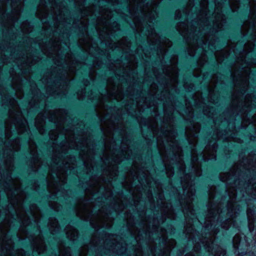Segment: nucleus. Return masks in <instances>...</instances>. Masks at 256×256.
<instances>
[{
	"label": "nucleus",
	"mask_w": 256,
	"mask_h": 256,
	"mask_svg": "<svg viewBox=\"0 0 256 256\" xmlns=\"http://www.w3.org/2000/svg\"><path fill=\"white\" fill-rule=\"evenodd\" d=\"M106 44H108V47L112 50H114L116 48L121 49L122 51L128 49L130 46V44L128 41V39L126 38H122L120 41L118 42H110L108 44L106 42Z\"/></svg>",
	"instance_id": "24"
},
{
	"label": "nucleus",
	"mask_w": 256,
	"mask_h": 256,
	"mask_svg": "<svg viewBox=\"0 0 256 256\" xmlns=\"http://www.w3.org/2000/svg\"><path fill=\"white\" fill-rule=\"evenodd\" d=\"M247 216L248 222V227L250 231H252V228L254 226V212L253 210H251L250 208H248L247 210Z\"/></svg>",
	"instance_id": "33"
},
{
	"label": "nucleus",
	"mask_w": 256,
	"mask_h": 256,
	"mask_svg": "<svg viewBox=\"0 0 256 256\" xmlns=\"http://www.w3.org/2000/svg\"><path fill=\"white\" fill-rule=\"evenodd\" d=\"M94 8H88V9L86 10L87 11L86 12H84V14L86 16L94 14L95 13V12H94Z\"/></svg>",
	"instance_id": "44"
},
{
	"label": "nucleus",
	"mask_w": 256,
	"mask_h": 256,
	"mask_svg": "<svg viewBox=\"0 0 256 256\" xmlns=\"http://www.w3.org/2000/svg\"><path fill=\"white\" fill-rule=\"evenodd\" d=\"M164 232L163 230L162 231V234H161V236L162 237V238L164 239Z\"/></svg>",
	"instance_id": "53"
},
{
	"label": "nucleus",
	"mask_w": 256,
	"mask_h": 256,
	"mask_svg": "<svg viewBox=\"0 0 256 256\" xmlns=\"http://www.w3.org/2000/svg\"><path fill=\"white\" fill-rule=\"evenodd\" d=\"M130 4V12L131 14L134 11L136 14L140 13V16H134L133 22L137 33L141 36H146L150 45L156 49L158 55L164 58L166 48L172 46V42L165 37H160L155 32L152 27L153 22L157 16L156 7L160 0H132Z\"/></svg>",
	"instance_id": "4"
},
{
	"label": "nucleus",
	"mask_w": 256,
	"mask_h": 256,
	"mask_svg": "<svg viewBox=\"0 0 256 256\" xmlns=\"http://www.w3.org/2000/svg\"><path fill=\"white\" fill-rule=\"evenodd\" d=\"M186 110L188 112V116L190 118H192L193 116V108L189 106H187Z\"/></svg>",
	"instance_id": "46"
},
{
	"label": "nucleus",
	"mask_w": 256,
	"mask_h": 256,
	"mask_svg": "<svg viewBox=\"0 0 256 256\" xmlns=\"http://www.w3.org/2000/svg\"><path fill=\"white\" fill-rule=\"evenodd\" d=\"M15 60V62L18 65V66L20 67V69L23 68L25 66H30L32 64L30 60L27 56L26 57L22 56V57L16 58Z\"/></svg>",
	"instance_id": "27"
},
{
	"label": "nucleus",
	"mask_w": 256,
	"mask_h": 256,
	"mask_svg": "<svg viewBox=\"0 0 256 256\" xmlns=\"http://www.w3.org/2000/svg\"><path fill=\"white\" fill-rule=\"evenodd\" d=\"M200 130L198 123L190 122V126L186 129V134L189 144L192 145V172L186 174L181 178V184L183 190V198H182L180 203L182 208L183 212L186 220L184 232L188 235V239L192 240L194 242V250L197 252L199 250L200 244L208 252L212 251L214 256H224L226 252L220 248H218L216 250H214V235L217 233L219 226L227 230L232 224L233 220L240 212V208L235 202L236 189L237 184H238V189L240 190L244 196V190L248 194L256 197V181L252 179L248 182L245 184L244 188H241L242 182L236 179L237 175L239 176L240 172L248 171L250 174H256V154L251 153L248 158L244 159L242 164L240 166H235L229 172L222 173L220 175V180L226 182V192L228 196L222 198V200L227 202L226 208L222 209V202L214 201V199L218 196L216 187L210 188L208 193V212L204 222L205 236L202 238H198L192 226V222L196 218L193 209L192 201L195 193L193 182L196 176L201 175L200 164L198 161L197 152L194 148L196 142L198 134Z\"/></svg>",
	"instance_id": "1"
},
{
	"label": "nucleus",
	"mask_w": 256,
	"mask_h": 256,
	"mask_svg": "<svg viewBox=\"0 0 256 256\" xmlns=\"http://www.w3.org/2000/svg\"><path fill=\"white\" fill-rule=\"evenodd\" d=\"M65 141L54 148L55 154L52 158L53 164L50 166V172L47 179L48 189L51 193L50 198L56 196H64L67 192L62 186L66 182V177L68 170L74 168L76 158L74 156H67L62 158V154H65L68 148L81 150L84 154L90 153V140L84 136L76 138L72 131L64 130Z\"/></svg>",
	"instance_id": "3"
},
{
	"label": "nucleus",
	"mask_w": 256,
	"mask_h": 256,
	"mask_svg": "<svg viewBox=\"0 0 256 256\" xmlns=\"http://www.w3.org/2000/svg\"><path fill=\"white\" fill-rule=\"evenodd\" d=\"M242 32L244 36L250 34L251 39L245 44L242 52L240 51L237 56L238 48L240 44L232 46L230 50L236 56V64L232 72L234 86L238 92L234 96L232 105L234 110L240 114L242 118V124L246 120L248 111L256 108V98L252 94L246 95L244 98V94L248 87V79L250 74V67L256 66V60L249 58L248 52L253 49L254 41L256 38V20H248L244 22L242 28ZM249 124L256 126V114L252 118H248Z\"/></svg>",
	"instance_id": "2"
},
{
	"label": "nucleus",
	"mask_w": 256,
	"mask_h": 256,
	"mask_svg": "<svg viewBox=\"0 0 256 256\" xmlns=\"http://www.w3.org/2000/svg\"><path fill=\"white\" fill-rule=\"evenodd\" d=\"M232 133L226 132L224 134H220V132H217L216 134L214 135V138H212V140H210L208 144L206 146L205 148L202 153L200 154V157L202 160L205 161L209 160H215L216 155V150L217 146L216 144V140L222 138L226 140H234V136H232Z\"/></svg>",
	"instance_id": "16"
},
{
	"label": "nucleus",
	"mask_w": 256,
	"mask_h": 256,
	"mask_svg": "<svg viewBox=\"0 0 256 256\" xmlns=\"http://www.w3.org/2000/svg\"><path fill=\"white\" fill-rule=\"evenodd\" d=\"M157 138L159 152L168 177L173 175V166L176 165L180 172L184 173L185 166L182 158V151L177 141L175 140L176 132L170 127L169 130L162 132Z\"/></svg>",
	"instance_id": "7"
},
{
	"label": "nucleus",
	"mask_w": 256,
	"mask_h": 256,
	"mask_svg": "<svg viewBox=\"0 0 256 256\" xmlns=\"http://www.w3.org/2000/svg\"><path fill=\"white\" fill-rule=\"evenodd\" d=\"M50 206L56 211H58L61 208V206L56 202L50 201L49 202Z\"/></svg>",
	"instance_id": "39"
},
{
	"label": "nucleus",
	"mask_w": 256,
	"mask_h": 256,
	"mask_svg": "<svg viewBox=\"0 0 256 256\" xmlns=\"http://www.w3.org/2000/svg\"><path fill=\"white\" fill-rule=\"evenodd\" d=\"M84 166L87 168L88 166V163L87 162H86V160H84Z\"/></svg>",
	"instance_id": "51"
},
{
	"label": "nucleus",
	"mask_w": 256,
	"mask_h": 256,
	"mask_svg": "<svg viewBox=\"0 0 256 256\" xmlns=\"http://www.w3.org/2000/svg\"><path fill=\"white\" fill-rule=\"evenodd\" d=\"M176 244V242L173 239H170L168 240V243L167 244V246L168 247V252H169V249H170L172 248H173Z\"/></svg>",
	"instance_id": "43"
},
{
	"label": "nucleus",
	"mask_w": 256,
	"mask_h": 256,
	"mask_svg": "<svg viewBox=\"0 0 256 256\" xmlns=\"http://www.w3.org/2000/svg\"><path fill=\"white\" fill-rule=\"evenodd\" d=\"M154 74L158 78H159V76H158V74L154 72Z\"/></svg>",
	"instance_id": "59"
},
{
	"label": "nucleus",
	"mask_w": 256,
	"mask_h": 256,
	"mask_svg": "<svg viewBox=\"0 0 256 256\" xmlns=\"http://www.w3.org/2000/svg\"><path fill=\"white\" fill-rule=\"evenodd\" d=\"M214 54L218 62L220 63L224 58H226L230 54V52L226 50H223L214 52Z\"/></svg>",
	"instance_id": "32"
},
{
	"label": "nucleus",
	"mask_w": 256,
	"mask_h": 256,
	"mask_svg": "<svg viewBox=\"0 0 256 256\" xmlns=\"http://www.w3.org/2000/svg\"><path fill=\"white\" fill-rule=\"evenodd\" d=\"M164 121L167 123H170L171 119L172 118V115H169V114H168V116H167V108L166 104H164Z\"/></svg>",
	"instance_id": "40"
},
{
	"label": "nucleus",
	"mask_w": 256,
	"mask_h": 256,
	"mask_svg": "<svg viewBox=\"0 0 256 256\" xmlns=\"http://www.w3.org/2000/svg\"><path fill=\"white\" fill-rule=\"evenodd\" d=\"M44 28L45 29V32L46 33V32H48V29L46 28V26L45 25L44 26Z\"/></svg>",
	"instance_id": "54"
},
{
	"label": "nucleus",
	"mask_w": 256,
	"mask_h": 256,
	"mask_svg": "<svg viewBox=\"0 0 256 256\" xmlns=\"http://www.w3.org/2000/svg\"><path fill=\"white\" fill-rule=\"evenodd\" d=\"M184 88H187V85H186V84H184Z\"/></svg>",
	"instance_id": "60"
},
{
	"label": "nucleus",
	"mask_w": 256,
	"mask_h": 256,
	"mask_svg": "<svg viewBox=\"0 0 256 256\" xmlns=\"http://www.w3.org/2000/svg\"><path fill=\"white\" fill-rule=\"evenodd\" d=\"M52 2V9L51 14L53 16L55 23L54 33L58 32H64L62 27L66 26L67 24H70V21L68 22L65 15L66 8H62V4H58L55 0H49Z\"/></svg>",
	"instance_id": "15"
},
{
	"label": "nucleus",
	"mask_w": 256,
	"mask_h": 256,
	"mask_svg": "<svg viewBox=\"0 0 256 256\" xmlns=\"http://www.w3.org/2000/svg\"><path fill=\"white\" fill-rule=\"evenodd\" d=\"M136 256H142V251L141 248H138L134 251Z\"/></svg>",
	"instance_id": "48"
},
{
	"label": "nucleus",
	"mask_w": 256,
	"mask_h": 256,
	"mask_svg": "<svg viewBox=\"0 0 256 256\" xmlns=\"http://www.w3.org/2000/svg\"><path fill=\"white\" fill-rule=\"evenodd\" d=\"M112 12L108 8H100V15L96 20V29L99 34L100 38L104 42L108 38L112 36V32L119 30V26L116 22L110 24V19Z\"/></svg>",
	"instance_id": "11"
},
{
	"label": "nucleus",
	"mask_w": 256,
	"mask_h": 256,
	"mask_svg": "<svg viewBox=\"0 0 256 256\" xmlns=\"http://www.w3.org/2000/svg\"><path fill=\"white\" fill-rule=\"evenodd\" d=\"M194 76H196V77H197V76H200V74H197L196 73V72H194Z\"/></svg>",
	"instance_id": "55"
},
{
	"label": "nucleus",
	"mask_w": 256,
	"mask_h": 256,
	"mask_svg": "<svg viewBox=\"0 0 256 256\" xmlns=\"http://www.w3.org/2000/svg\"><path fill=\"white\" fill-rule=\"evenodd\" d=\"M48 226L52 234H54L60 230L58 221L54 218H50L49 220Z\"/></svg>",
	"instance_id": "31"
},
{
	"label": "nucleus",
	"mask_w": 256,
	"mask_h": 256,
	"mask_svg": "<svg viewBox=\"0 0 256 256\" xmlns=\"http://www.w3.org/2000/svg\"><path fill=\"white\" fill-rule=\"evenodd\" d=\"M102 208L99 210L98 214L95 217L90 218L91 211L86 206L78 208L76 210V215L80 219L84 220L90 221L91 226L96 230L100 228H110L112 224V220L110 217L107 212H104Z\"/></svg>",
	"instance_id": "12"
},
{
	"label": "nucleus",
	"mask_w": 256,
	"mask_h": 256,
	"mask_svg": "<svg viewBox=\"0 0 256 256\" xmlns=\"http://www.w3.org/2000/svg\"><path fill=\"white\" fill-rule=\"evenodd\" d=\"M132 150L130 148L129 143L124 142V140H122L121 146V152L120 154H116L114 152L112 156V160L115 163H119L123 159H129L132 158Z\"/></svg>",
	"instance_id": "20"
},
{
	"label": "nucleus",
	"mask_w": 256,
	"mask_h": 256,
	"mask_svg": "<svg viewBox=\"0 0 256 256\" xmlns=\"http://www.w3.org/2000/svg\"><path fill=\"white\" fill-rule=\"evenodd\" d=\"M154 226V229L156 230H158V228H157L156 226Z\"/></svg>",
	"instance_id": "56"
},
{
	"label": "nucleus",
	"mask_w": 256,
	"mask_h": 256,
	"mask_svg": "<svg viewBox=\"0 0 256 256\" xmlns=\"http://www.w3.org/2000/svg\"><path fill=\"white\" fill-rule=\"evenodd\" d=\"M30 82V91L34 96L33 98L34 100H36L39 93V90L37 89L36 84L34 82L31 83Z\"/></svg>",
	"instance_id": "35"
},
{
	"label": "nucleus",
	"mask_w": 256,
	"mask_h": 256,
	"mask_svg": "<svg viewBox=\"0 0 256 256\" xmlns=\"http://www.w3.org/2000/svg\"><path fill=\"white\" fill-rule=\"evenodd\" d=\"M30 218L27 214H20L18 211H16L17 216L20 221L22 222L24 226H27L31 222V218L34 222H39L40 212V210L35 204H32L30 207Z\"/></svg>",
	"instance_id": "17"
},
{
	"label": "nucleus",
	"mask_w": 256,
	"mask_h": 256,
	"mask_svg": "<svg viewBox=\"0 0 256 256\" xmlns=\"http://www.w3.org/2000/svg\"><path fill=\"white\" fill-rule=\"evenodd\" d=\"M94 186L91 188V192L92 196L96 193L102 194V197L106 201V204L110 203V206L112 208L116 211L121 210L122 206L121 200L116 197H114L113 192L111 188V184H108L106 186H101L100 182H97L94 184Z\"/></svg>",
	"instance_id": "13"
},
{
	"label": "nucleus",
	"mask_w": 256,
	"mask_h": 256,
	"mask_svg": "<svg viewBox=\"0 0 256 256\" xmlns=\"http://www.w3.org/2000/svg\"><path fill=\"white\" fill-rule=\"evenodd\" d=\"M164 206L162 210L163 216H166L168 218L174 219V216L170 204H163Z\"/></svg>",
	"instance_id": "28"
},
{
	"label": "nucleus",
	"mask_w": 256,
	"mask_h": 256,
	"mask_svg": "<svg viewBox=\"0 0 256 256\" xmlns=\"http://www.w3.org/2000/svg\"><path fill=\"white\" fill-rule=\"evenodd\" d=\"M4 180L0 172V188L2 187L6 194L10 202L16 208L14 202H12V198L15 199L18 202H20V194H22V192L20 190V182L19 180H14L10 176V182H5V184H2Z\"/></svg>",
	"instance_id": "14"
},
{
	"label": "nucleus",
	"mask_w": 256,
	"mask_h": 256,
	"mask_svg": "<svg viewBox=\"0 0 256 256\" xmlns=\"http://www.w3.org/2000/svg\"><path fill=\"white\" fill-rule=\"evenodd\" d=\"M144 180H146V184H148V185L150 188H151V187H152V186H151V184L149 182L148 177V176H147V174H144Z\"/></svg>",
	"instance_id": "49"
},
{
	"label": "nucleus",
	"mask_w": 256,
	"mask_h": 256,
	"mask_svg": "<svg viewBox=\"0 0 256 256\" xmlns=\"http://www.w3.org/2000/svg\"><path fill=\"white\" fill-rule=\"evenodd\" d=\"M8 104L10 120L6 122V137L7 140L2 146V151L5 167L8 172L10 173L13 167L14 152L20 149L19 139L12 140L10 138L13 134L12 132H16L19 134L24 132L28 134V132L27 122L22 116L16 101L14 98H10Z\"/></svg>",
	"instance_id": "6"
},
{
	"label": "nucleus",
	"mask_w": 256,
	"mask_h": 256,
	"mask_svg": "<svg viewBox=\"0 0 256 256\" xmlns=\"http://www.w3.org/2000/svg\"><path fill=\"white\" fill-rule=\"evenodd\" d=\"M58 131H60V130H58ZM56 132H57L58 134H59V137H60V136L61 135V133L58 132V130H56Z\"/></svg>",
	"instance_id": "57"
},
{
	"label": "nucleus",
	"mask_w": 256,
	"mask_h": 256,
	"mask_svg": "<svg viewBox=\"0 0 256 256\" xmlns=\"http://www.w3.org/2000/svg\"><path fill=\"white\" fill-rule=\"evenodd\" d=\"M59 118L60 119L61 118V116L58 113L56 112V113L54 114V120H52V118H51L50 120L54 121V123H56L57 121H58Z\"/></svg>",
	"instance_id": "45"
},
{
	"label": "nucleus",
	"mask_w": 256,
	"mask_h": 256,
	"mask_svg": "<svg viewBox=\"0 0 256 256\" xmlns=\"http://www.w3.org/2000/svg\"><path fill=\"white\" fill-rule=\"evenodd\" d=\"M88 80H86V82H84V84H85L86 86H87V85H88Z\"/></svg>",
	"instance_id": "58"
},
{
	"label": "nucleus",
	"mask_w": 256,
	"mask_h": 256,
	"mask_svg": "<svg viewBox=\"0 0 256 256\" xmlns=\"http://www.w3.org/2000/svg\"><path fill=\"white\" fill-rule=\"evenodd\" d=\"M49 135L50 138L52 140H56L59 138V134H58L57 132L51 131Z\"/></svg>",
	"instance_id": "42"
},
{
	"label": "nucleus",
	"mask_w": 256,
	"mask_h": 256,
	"mask_svg": "<svg viewBox=\"0 0 256 256\" xmlns=\"http://www.w3.org/2000/svg\"><path fill=\"white\" fill-rule=\"evenodd\" d=\"M24 0H0V17L2 18L6 17L8 19V32L10 34H12V39L14 34L15 38L18 36L15 31L17 32L18 30L15 28V26L17 23ZM18 28V32H20L22 34L29 33L32 30V26L27 21L22 22Z\"/></svg>",
	"instance_id": "9"
},
{
	"label": "nucleus",
	"mask_w": 256,
	"mask_h": 256,
	"mask_svg": "<svg viewBox=\"0 0 256 256\" xmlns=\"http://www.w3.org/2000/svg\"><path fill=\"white\" fill-rule=\"evenodd\" d=\"M118 236L108 234H105L101 239L94 237L90 244L81 248L79 256H86V252L93 250L96 251V256H102L103 253L108 256L111 252L122 254L126 251V245L122 240L118 242Z\"/></svg>",
	"instance_id": "8"
},
{
	"label": "nucleus",
	"mask_w": 256,
	"mask_h": 256,
	"mask_svg": "<svg viewBox=\"0 0 256 256\" xmlns=\"http://www.w3.org/2000/svg\"><path fill=\"white\" fill-rule=\"evenodd\" d=\"M79 44L80 47L86 52H87L90 54H94V51L99 52V48L96 46V44H92V40L88 37L84 39H80L78 42Z\"/></svg>",
	"instance_id": "23"
},
{
	"label": "nucleus",
	"mask_w": 256,
	"mask_h": 256,
	"mask_svg": "<svg viewBox=\"0 0 256 256\" xmlns=\"http://www.w3.org/2000/svg\"><path fill=\"white\" fill-rule=\"evenodd\" d=\"M2 247L3 250H6V256H25V252L22 249L18 250L14 254H12V242L10 238L7 239L6 236L2 238Z\"/></svg>",
	"instance_id": "22"
},
{
	"label": "nucleus",
	"mask_w": 256,
	"mask_h": 256,
	"mask_svg": "<svg viewBox=\"0 0 256 256\" xmlns=\"http://www.w3.org/2000/svg\"><path fill=\"white\" fill-rule=\"evenodd\" d=\"M84 31H86L88 29V28H87V24L86 23L84 26Z\"/></svg>",
	"instance_id": "50"
},
{
	"label": "nucleus",
	"mask_w": 256,
	"mask_h": 256,
	"mask_svg": "<svg viewBox=\"0 0 256 256\" xmlns=\"http://www.w3.org/2000/svg\"><path fill=\"white\" fill-rule=\"evenodd\" d=\"M32 102H30V105H31V104H32Z\"/></svg>",
	"instance_id": "62"
},
{
	"label": "nucleus",
	"mask_w": 256,
	"mask_h": 256,
	"mask_svg": "<svg viewBox=\"0 0 256 256\" xmlns=\"http://www.w3.org/2000/svg\"><path fill=\"white\" fill-rule=\"evenodd\" d=\"M240 238L238 236H235L233 238V246L235 249L238 248Z\"/></svg>",
	"instance_id": "41"
},
{
	"label": "nucleus",
	"mask_w": 256,
	"mask_h": 256,
	"mask_svg": "<svg viewBox=\"0 0 256 256\" xmlns=\"http://www.w3.org/2000/svg\"><path fill=\"white\" fill-rule=\"evenodd\" d=\"M193 86H194V85L191 84H190V88H193Z\"/></svg>",
	"instance_id": "61"
},
{
	"label": "nucleus",
	"mask_w": 256,
	"mask_h": 256,
	"mask_svg": "<svg viewBox=\"0 0 256 256\" xmlns=\"http://www.w3.org/2000/svg\"><path fill=\"white\" fill-rule=\"evenodd\" d=\"M178 58L176 56H174L170 62V65L168 66L166 68L162 69V72L164 76H167L168 78L170 79V82H172L174 86L177 82V78L178 76V70L176 67V64Z\"/></svg>",
	"instance_id": "19"
},
{
	"label": "nucleus",
	"mask_w": 256,
	"mask_h": 256,
	"mask_svg": "<svg viewBox=\"0 0 256 256\" xmlns=\"http://www.w3.org/2000/svg\"><path fill=\"white\" fill-rule=\"evenodd\" d=\"M140 106V104L139 102H138V100H136V107H138V106Z\"/></svg>",
	"instance_id": "52"
},
{
	"label": "nucleus",
	"mask_w": 256,
	"mask_h": 256,
	"mask_svg": "<svg viewBox=\"0 0 256 256\" xmlns=\"http://www.w3.org/2000/svg\"><path fill=\"white\" fill-rule=\"evenodd\" d=\"M85 96V90H82L80 92H78V97L79 100H82Z\"/></svg>",
	"instance_id": "47"
},
{
	"label": "nucleus",
	"mask_w": 256,
	"mask_h": 256,
	"mask_svg": "<svg viewBox=\"0 0 256 256\" xmlns=\"http://www.w3.org/2000/svg\"><path fill=\"white\" fill-rule=\"evenodd\" d=\"M28 145L30 153L32 156L30 162L31 166L34 171H36L40 165L41 160L38 155L36 144L31 138H30Z\"/></svg>",
	"instance_id": "21"
},
{
	"label": "nucleus",
	"mask_w": 256,
	"mask_h": 256,
	"mask_svg": "<svg viewBox=\"0 0 256 256\" xmlns=\"http://www.w3.org/2000/svg\"><path fill=\"white\" fill-rule=\"evenodd\" d=\"M67 237L70 240H75L78 236V232L76 230L71 226H68L65 228Z\"/></svg>",
	"instance_id": "30"
},
{
	"label": "nucleus",
	"mask_w": 256,
	"mask_h": 256,
	"mask_svg": "<svg viewBox=\"0 0 256 256\" xmlns=\"http://www.w3.org/2000/svg\"><path fill=\"white\" fill-rule=\"evenodd\" d=\"M117 167L116 166H114L112 168V169L110 170V172L108 173V182L113 180L114 178L117 176Z\"/></svg>",
	"instance_id": "36"
},
{
	"label": "nucleus",
	"mask_w": 256,
	"mask_h": 256,
	"mask_svg": "<svg viewBox=\"0 0 256 256\" xmlns=\"http://www.w3.org/2000/svg\"><path fill=\"white\" fill-rule=\"evenodd\" d=\"M88 96L90 100L98 99L100 102H104L106 98L116 99L118 101H120L124 98L121 90L115 86H114L112 90H110L109 87L108 88L106 95L100 94L98 96H93L92 93H91L90 95H88Z\"/></svg>",
	"instance_id": "18"
},
{
	"label": "nucleus",
	"mask_w": 256,
	"mask_h": 256,
	"mask_svg": "<svg viewBox=\"0 0 256 256\" xmlns=\"http://www.w3.org/2000/svg\"><path fill=\"white\" fill-rule=\"evenodd\" d=\"M223 80H222V76L220 74H216L212 77L210 85L209 86L208 96L206 100L210 103L216 104L218 100V95L216 92V88L219 84H221ZM194 100L195 104L200 106L203 108V112L204 114L208 117H211L214 120V122L217 124L218 123L219 120L218 118L216 116V115L215 110L213 107H206L204 106V102L206 101L205 98H204L202 94H196L194 96Z\"/></svg>",
	"instance_id": "10"
},
{
	"label": "nucleus",
	"mask_w": 256,
	"mask_h": 256,
	"mask_svg": "<svg viewBox=\"0 0 256 256\" xmlns=\"http://www.w3.org/2000/svg\"><path fill=\"white\" fill-rule=\"evenodd\" d=\"M193 3L192 0H190L186 8L183 10L182 13L180 10H176L175 14L176 18L179 19L182 16L186 18L189 16L190 14V11H193L194 10V9L195 10L196 8L193 6H192L193 5Z\"/></svg>",
	"instance_id": "26"
},
{
	"label": "nucleus",
	"mask_w": 256,
	"mask_h": 256,
	"mask_svg": "<svg viewBox=\"0 0 256 256\" xmlns=\"http://www.w3.org/2000/svg\"><path fill=\"white\" fill-rule=\"evenodd\" d=\"M44 119L41 114H38L35 120V125L36 128L38 130L39 132L43 134L44 132Z\"/></svg>",
	"instance_id": "29"
},
{
	"label": "nucleus",
	"mask_w": 256,
	"mask_h": 256,
	"mask_svg": "<svg viewBox=\"0 0 256 256\" xmlns=\"http://www.w3.org/2000/svg\"><path fill=\"white\" fill-rule=\"evenodd\" d=\"M32 244L34 250L37 252L38 254L43 252L45 250V244L43 238L41 234L38 236L32 239Z\"/></svg>",
	"instance_id": "25"
},
{
	"label": "nucleus",
	"mask_w": 256,
	"mask_h": 256,
	"mask_svg": "<svg viewBox=\"0 0 256 256\" xmlns=\"http://www.w3.org/2000/svg\"><path fill=\"white\" fill-rule=\"evenodd\" d=\"M13 86L16 90L17 96L21 98L23 95V90L22 86L20 85L17 86L14 84V82H13Z\"/></svg>",
	"instance_id": "37"
},
{
	"label": "nucleus",
	"mask_w": 256,
	"mask_h": 256,
	"mask_svg": "<svg viewBox=\"0 0 256 256\" xmlns=\"http://www.w3.org/2000/svg\"><path fill=\"white\" fill-rule=\"evenodd\" d=\"M54 34H53L52 37L50 39L48 44L46 46L48 50L42 48L44 52L50 58H52L58 66L56 74L54 72L50 78V80L53 77L54 78V84H49L46 88L47 92L54 96L65 94L68 82L70 80L72 75L75 72L76 64L78 66L70 54L66 53V55L62 51L61 42L59 38H54Z\"/></svg>",
	"instance_id": "5"
},
{
	"label": "nucleus",
	"mask_w": 256,
	"mask_h": 256,
	"mask_svg": "<svg viewBox=\"0 0 256 256\" xmlns=\"http://www.w3.org/2000/svg\"><path fill=\"white\" fill-rule=\"evenodd\" d=\"M59 256H70V248L61 246L59 248Z\"/></svg>",
	"instance_id": "34"
},
{
	"label": "nucleus",
	"mask_w": 256,
	"mask_h": 256,
	"mask_svg": "<svg viewBox=\"0 0 256 256\" xmlns=\"http://www.w3.org/2000/svg\"><path fill=\"white\" fill-rule=\"evenodd\" d=\"M38 14L40 18H41V16H40V13L42 12V21L44 18H46L48 16V12L47 10L45 8L44 10H41L40 6H39V7L38 8Z\"/></svg>",
	"instance_id": "38"
}]
</instances>
